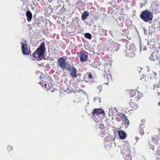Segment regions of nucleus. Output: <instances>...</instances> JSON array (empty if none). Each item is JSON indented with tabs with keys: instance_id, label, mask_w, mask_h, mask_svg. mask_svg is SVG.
I'll return each instance as SVG.
<instances>
[{
	"instance_id": "nucleus-1",
	"label": "nucleus",
	"mask_w": 160,
	"mask_h": 160,
	"mask_svg": "<svg viewBox=\"0 0 160 160\" xmlns=\"http://www.w3.org/2000/svg\"><path fill=\"white\" fill-rule=\"evenodd\" d=\"M92 118L97 123H99V128L102 129L104 128V125L102 124L101 120L104 118L105 113L104 110L101 109H94L91 112Z\"/></svg>"
},
{
	"instance_id": "nucleus-2",
	"label": "nucleus",
	"mask_w": 160,
	"mask_h": 160,
	"mask_svg": "<svg viewBox=\"0 0 160 160\" xmlns=\"http://www.w3.org/2000/svg\"><path fill=\"white\" fill-rule=\"evenodd\" d=\"M46 48L44 42H42L36 50L32 54L34 59L38 60L41 59L40 58L44 55V52L45 51Z\"/></svg>"
},
{
	"instance_id": "nucleus-3",
	"label": "nucleus",
	"mask_w": 160,
	"mask_h": 160,
	"mask_svg": "<svg viewBox=\"0 0 160 160\" xmlns=\"http://www.w3.org/2000/svg\"><path fill=\"white\" fill-rule=\"evenodd\" d=\"M112 63L109 61L103 64L104 67V71L103 73V75L104 80L106 81L105 83L106 84H107L111 79V76L110 72V67Z\"/></svg>"
},
{
	"instance_id": "nucleus-4",
	"label": "nucleus",
	"mask_w": 160,
	"mask_h": 160,
	"mask_svg": "<svg viewBox=\"0 0 160 160\" xmlns=\"http://www.w3.org/2000/svg\"><path fill=\"white\" fill-rule=\"evenodd\" d=\"M139 16L141 19L145 22L151 21L153 17L152 13L148 10L142 11Z\"/></svg>"
},
{
	"instance_id": "nucleus-5",
	"label": "nucleus",
	"mask_w": 160,
	"mask_h": 160,
	"mask_svg": "<svg viewBox=\"0 0 160 160\" xmlns=\"http://www.w3.org/2000/svg\"><path fill=\"white\" fill-rule=\"evenodd\" d=\"M129 96L131 97L130 100H135L136 102L141 98V94L137 90H131L129 92Z\"/></svg>"
},
{
	"instance_id": "nucleus-6",
	"label": "nucleus",
	"mask_w": 160,
	"mask_h": 160,
	"mask_svg": "<svg viewBox=\"0 0 160 160\" xmlns=\"http://www.w3.org/2000/svg\"><path fill=\"white\" fill-rule=\"evenodd\" d=\"M67 57L65 56L60 58L58 60V65L64 71L68 68L69 65L66 62Z\"/></svg>"
},
{
	"instance_id": "nucleus-7",
	"label": "nucleus",
	"mask_w": 160,
	"mask_h": 160,
	"mask_svg": "<svg viewBox=\"0 0 160 160\" xmlns=\"http://www.w3.org/2000/svg\"><path fill=\"white\" fill-rule=\"evenodd\" d=\"M122 151L126 156L125 160H132V156L129 147L128 145H124L123 146Z\"/></svg>"
},
{
	"instance_id": "nucleus-8",
	"label": "nucleus",
	"mask_w": 160,
	"mask_h": 160,
	"mask_svg": "<svg viewBox=\"0 0 160 160\" xmlns=\"http://www.w3.org/2000/svg\"><path fill=\"white\" fill-rule=\"evenodd\" d=\"M79 54V60L81 62H85L88 60V53L83 48L81 49Z\"/></svg>"
},
{
	"instance_id": "nucleus-9",
	"label": "nucleus",
	"mask_w": 160,
	"mask_h": 160,
	"mask_svg": "<svg viewBox=\"0 0 160 160\" xmlns=\"http://www.w3.org/2000/svg\"><path fill=\"white\" fill-rule=\"evenodd\" d=\"M67 70L69 71L70 76L72 78H77L78 76L77 72L78 71L76 68L73 66L71 67H70V65L66 69ZM80 75L78 74V76Z\"/></svg>"
},
{
	"instance_id": "nucleus-10",
	"label": "nucleus",
	"mask_w": 160,
	"mask_h": 160,
	"mask_svg": "<svg viewBox=\"0 0 160 160\" xmlns=\"http://www.w3.org/2000/svg\"><path fill=\"white\" fill-rule=\"evenodd\" d=\"M134 52V48L130 47L128 49H127L126 50V56L130 58L133 57L135 55V53Z\"/></svg>"
},
{
	"instance_id": "nucleus-11",
	"label": "nucleus",
	"mask_w": 160,
	"mask_h": 160,
	"mask_svg": "<svg viewBox=\"0 0 160 160\" xmlns=\"http://www.w3.org/2000/svg\"><path fill=\"white\" fill-rule=\"evenodd\" d=\"M21 44L22 45V54L25 55H31V52L28 49L27 45L26 44H23L22 42H21Z\"/></svg>"
},
{
	"instance_id": "nucleus-12",
	"label": "nucleus",
	"mask_w": 160,
	"mask_h": 160,
	"mask_svg": "<svg viewBox=\"0 0 160 160\" xmlns=\"http://www.w3.org/2000/svg\"><path fill=\"white\" fill-rule=\"evenodd\" d=\"M118 116L121 118L122 121L124 122L125 128H128L129 124V122L127 117L124 114L121 113H120Z\"/></svg>"
},
{
	"instance_id": "nucleus-13",
	"label": "nucleus",
	"mask_w": 160,
	"mask_h": 160,
	"mask_svg": "<svg viewBox=\"0 0 160 160\" xmlns=\"http://www.w3.org/2000/svg\"><path fill=\"white\" fill-rule=\"evenodd\" d=\"M138 102V101L136 102L135 100H131L130 102V106L132 108L131 110H132L133 109L135 110L137 109L138 108V105L137 103Z\"/></svg>"
},
{
	"instance_id": "nucleus-14",
	"label": "nucleus",
	"mask_w": 160,
	"mask_h": 160,
	"mask_svg": "<svg viewBox=\"0 0 160 160\" xmlns=\"http://www.w3.org/2000/svg\"><path fill=\"white\" fill-rule=\"evenodd\" d=\"M118 133L120 138L121 139H124L126 137L127 134L124 131L122 130H119L118 131Z\"/></svg>"
},
{
	"instance_id": "nucleus-15",
	"label": "nucleus",
	"mask_w": 160,
	"mask_h": 160,
	"mask_svg": "<svg viewBox=\"0 0 160 160\" xmlns=\"http://www.w3.org/2000/svg\"><path fill=\"white\" fill-rule=\"evenodd\" d=\"M106 32V30L102 29L101 27L99 26L98 27V30L97 32L96 33L99 36H102L104 35Z\"/></svg>"
},
{
	"instance_id": "nucleus-16",
	"label": "nucleus",
	"mask_w": 160,
	"mask_h": 160,
	"mask_svg": "<svg viewBox=\"0 0 160 160\" xmlns=\"http://www.w3.org/2000/svg\"><path fill=\"white\" fill-rule=\"evenodd\" d=\"M26 15L27 18V20L28 22H30L32 18V14L30 10H28L26 13Z\"/></svg>"
},
{
	"instance_id": "nucleus-17",
	"label": "nucleus",
	"mask_w": 160,
	"mask_h": 160,
	"mask_svg": "<svg viewBox=\"0 0 160 160\" xmlns=\"http://www.w3.org/2000/svg\"><path fill=\"white\" fill-rule=\"evenodd\" d=\"M89 15V13L88 11H84L82 15V20H84L86 19L88 17Z\"/></svg>"
},
{
	"instance_id": "nucleus-18",
	"label": "nucleus",
	"mask_w": 160,
	"mask_h": 160,
	"mask_svg": "<svg viewBox=\"0 0 160 160\" xmlns=\"http://www.w3.org/2000/svg\"><path fill=\"white\" fill-rule=\"evenodd\" d=\"M45 87L48 90H49L51 89L53 87L51 83H49L48 84L47 83L44 84Z\"/></svg>"
},
{
	"instance_id": "nucleus-19",
	"label": "nucleus",
	"mask_w": 160,
	"mask_h": 160,
	"mask_svg": "<svg viewBox=\"0 0 160 160\" xmlns=\"http://www.w3.org/2000/svg\"><path fill=\"white\" fill-rule=\"evenodd\" d=\"M115 110L112 108H110L109 110L108 115L109 116H112L114 115Z\"/></svg>"
},
{
	"instance_id": "nucleus-20",
	"label": "nucleus",
	"mask_w": 160,
	"mask_h": 160,
	"mask_svg": "<svg viewBox=\"0 0 160 160\" xmlns=\"http://www.w3.org/2000/svg\"><path fill=\"white\" fill-rule=\"evenodd\" d=\"M84 36L85 38L89 39H91L92 38L91 34L89 33H85Z\"/></svg>"
},
{
	"instance_id": "nucleus-21",
	"label": "nucleus",
	"mask_w": 160,
	"mask_h": 160,
	"mask_svg": "<svg viewBox=\"0 0 160 160\" xmlns=\"http://www.w3.org/2000/svg\"><path fill=\"white\" fill-rule=\"evenodd\" d=\"M153 4L154 6L158 7L159 6V2L158 1H155L153 2Z\"/></svg>"
},
{
	"instance_id": "nucleus-22",
	"label": "nucleus",
	"mask_w": 160,
	"mask_h": 160,
	"mask_svg": "<svg viewBox=\"0 0 160 160\" xmlns=\"http://www.w3.org/2000/svg\"><path fill=\"white\" fill-rule=\"evenodd\" d=\"M112 139H111L110 136H108L107 137H106L104 139V140L105 141H109L112 140Z\"/></svg>"
},
{
	"instance_id": "nucleus-23",
	"label": "nucleus",
	"mask_w": 160,
	"mask_h": 160,
	"mask_svg": "<svg viewBox=\"0 0 160 160\" xmlns=\"http://www.w3.org/2000/svg\"><path fill=\"white\" fill-rule=\"evenodd\" d=\"M13 149V147L12 146L8 145L7 147V149L8 151H10L12 150Z\"/></svg>"
},
{
	"instance_id": "nucleus-24",
	"label": "nucleus",
	"mask_w": 160,
	"mask_h": 160,
	"mask_svg": "<svg viewBox=\"0 0 160 160\" xmlns=\"http://www.w3.org/2000/svg\"><path fill=\"white\" fill-rule=\"evenodd\" d=\"M46 83L45 82L43 81V80H42V81H41L39 82V84L41 85L42 86H44V84Z\"/></svg>"
},
{
	"instance_id": "nucleus-25",
	"label": "nucleus",
	"mask_w": 160,
	"mask_h": 160,
	"mask_svg": "<svg viewBox=\"0 0 160 160\" xmlns=\"http://www.w3.org/2000/svg\"><path fill=\"white\" fill-rule=\"evenodd\" d=\"M139 133L141 135H143L144 134V131L143 129H142V128H140V129L139 131Z\"/></svg>"
},
{
	"instance_id": "nucleus-26",
	"label": "nucleus",
	"mask_w": 160,
	"mask_h": 160,
	"mask_svg": "<svg viewBox=\"0 0 160 160\" xmlns=\"http://www.w3.org/2000/svg\"><path fill=\"white\" fill-rule=\"evenodd\" d=\"M100 133L102 135V136L103 137L104 136H103V135H106V132L104 131H103V130H102V131H101Z\"/></svg>"
},
{
	"instance_id": "nucleus-27",
	"label": "nucleus",
	"mask_w": 160,
	"mask_h": 160,
	"mask_svg": "<svg viewBox=\"0 0 160 160\" xmlns=\"http://www.w3.org/2000/svg\"><path fill=\"white\" fill-rule=\"evenodd\" d=\"M88 77L89 79H91L92 78V75L90 73L88 75Z\"/></svg>"
},
{
	"instance_id": "nucleus-28",
	"label": "nucleus",
	"mask_w": 160,
	"mask_h": 160,
	"mask_svg": "<svg viewBox=\"0 0 160 160\" xmlns=\"http://www.w3.org/2000/svg\"><path fill=\"white\" fill-rule=\"evenodd\" d=\"M144 6H145V4H144L143 3H141L140 4V8H142Z\"/></svg>"
},
{
	"instance_id": "nucleus-29",
	"label": "nucleus",
	"mask_w": 160,
	"mask_h": 160,
	"mask_svg": "<svg viewBox=\"0 0 160 160\" xmlns=\"http://www.w3.org/2000/svg\"><path fill=\"white\" fill-rule=\"evenodd\" d=\"M112 45L115 46H116L118 47V44L117 43H114Z\"/></svg>"
},
{
	"instance_id": "nucleus-30",
	"label": "nucleus",
	"mask_w": 160,
	"mask_h": 160,
	"mask_svg": "<svg viewBox=\"0 0 160 160\" xmlns=\"http://www.w3.org/2000/svg\"><path fill=\"white\" fill-rule=\"evenodd\" d=\"M125 2H130V0H123Z\"/></svg>"
},
{
	"instance_id": "nucleus-31",
	"label": "nucleus",
	"mask_w": 160,
	"mask_h": 160,
	"mask_svg": "<svg viewBox=\"0 0 160 160\" xmlns=\"http://www.w3.org/2000/svg\"><path fill=\"white\" fill-rule=\"evenodd\" d=\"M48 0V2H51L52 1V0Z\"/></svg>"
},
{
	"instance_id": "nucleus-32",
	"label": "nucleus",
	"mask_w": 160,
	"mask_h": 160,
	"mask_svg": "<svg viewBox=\"0 0 160 160\" xmlns=\"http://www.w3.org/2000/svg\"><path fill=\"white\" fill-rule=\"evenodd\" d=\"M158 105L160 106V101L158 103Z\"/></svg>"
},
{
	"instance_id": "nucleus-33",
	"label": "nucleus",
	"mask_w": 160,
	"mask_h": 160,
	"mask_svg": "<svg viewBox=\"0 0 160 160\" xmlns=\"http://www.w3.org/2000/svg\"><path fill=\"white\" fill-rule=\"evenodd\" d=\"M101 88V87H100V86L98 87V88Z\"/></svg>"
},
{
	"instance_id": "nucleus-34",
	"label": "nucleus",
	"mask_w": 160,
	"mask_h": 160,
	"mask_svg": "<svg viewBox=\"0 0 160 160\" xmlns=\"http://www.w3.org/2000/svg\"><path fill=\"white\" fill-rule=\"evenodd\" d=\"M51 91L52 92H53V90H51Z\"/></svg>"
}]
</instances>
